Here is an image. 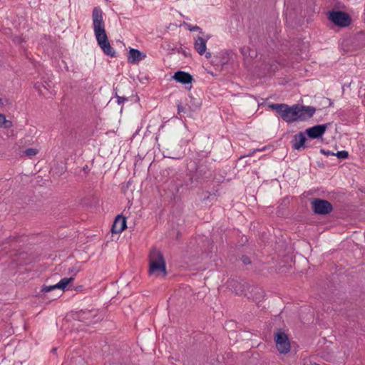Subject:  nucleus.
I'll list each match as a JSON object with an SVG mask.
<instances>
[{"mask_svg":"<svg viewBox=\"0 0 365 365\" xmlns=\"http://www.w3.org/2000/svg\"><path fill=\"white\" fill-rule=\"evenodd\" d=\"M93 27L98 45L105 54L113 57L115 50L111 47L105 30L103 11L99 7H95L92 12Z\"/></svg>","mask_w":365,"mask_h":365,"instance_id":"nucleus-1","label":"nucleus"},{"mask_svg":"<svg viewBox=\"0 0 365 365\" xmlns=\"http://www.w3.org/2000/svg\"><path fill=\"white\" fill-rule=\"evenodd\" d=\"M149 274L165 277L167 275L166 264L161 252L151 250L149 255Z\"/></svg>","mask_w":365,"mask_h":365,"instance_id":"nucleus-2","label":"nucleus"},{"mask_svg":"<svg viewBox=\"0 0 365 365\" xmlns=\"http://www.w3.org/2000/svg\"><path fill=\"white\" fill-rule=\"evenodd\" d=\"M269 107L275 110L285 122L290 123L297 121V104L289 106L284 103H272Z\"/></svg>","mask_w":365,"mask_h":365,"instance_id":"nucleus-3","label":"nucleus"},{"mask_svg":"<svg viewBox=\"0 0 365 365\" xmlns=\"http://www.w3.org/2000/svg\"><path fill=\"white\" fill-rule=\"evenodd\" d=\"M327 17L334 25L339 27H346L351 21L349 15L341 11H329Z\"/></svg>","mask_w":365,"mask_h":365,"instance_id":"nucleus-4","label":"nucleus"},{"mask_svg":"<svg viewBox=\"0 0 365 365\" xmlns=\"http://www.w3.org/2000/svg\"><path fill=\"white\" fill-rule=\"evenodd\" d=\"M277 349L280 354H286L290 351V343L287 335L282 330H278L274 336Z\"/></svg>","mask_w":365,"mask_h":365,"instance_id":"nucleus-5","label":"nucleus"},{"mask_svg":"<svg viewBox=\"0 0 365 365\" xmlns=\"http://www.w3.org/2000/svg\"><path fill=\"white\" fill-rule=\"evenodd\" d=\"M312 207L314 213L318 215H327L329 213L333 208L329 201L317 198L313 200Z\"/></svg>","mask_w":365,"mask_h":365,"instance_id":"nucleus-6","label":"nucleus"},{"mask_svg":"<svg viewBox=\"0 0 365 365\" xmlns=\"http://www.w3.org/2000/svg\"><path fill=\"white\" fill-rule=\"evenodd\" d=\"M316 112L313 106H300L297 104V121H304L312 118Z\"/></svg>","mask_w":365,"mask_h":365,"instance_id":"nucleus-7","label":"nucleus"},{"mask_svg":"<svg viewBox=\"0 0 365 365\" xmlns=\"http://www.w3.org/2000/svg\"><path fill=\"white\" fill-rule=\"evenodd\" d=\"M209 38L210 36H207L206 38L202 36H198L195 39L194 42V48L196 50V51L200 56L205 54L207 58H211V53L206 52V45Z\"/></svg>","mask_w":365,"mask_h":365,"instance_id":"nucleus-8","label":"nucleus"},{"mask_svg":"<svg viewBox=\"0 0 365 365\" xmlns=\"http://www.w3.org/2000/svg\"><path fill=\"white\" fill-rule=\"evenodd\" d=\"M329 125V123H326L322 125H314L312 128L307 129V134L311 138H320L325 133Z\"/></svg>","mask_w":365,"mask_h":365,"instance_id":"nucleus-9","label":"nucleus"},{"mask_svg":"<svg viewBox=\"0 0 365 365\" xmlns=\"http://www.w3.org/2000/svg\"><path fill=\"white\" fill-rule=\"evenodd\" d=\"M126 218L119 215H118L113 224L111 231L113 233H120L126 228Z\"/></svg>","mask_w":365,"mask_h":365,"instance_id":"nucleus-10","label":"nucleus"},{"mask_svg":"<svg viewBox=\"0 0 365 365\" xmlns=\"http://www.w3.org/2000/svg\"><path fill=\"white\" fill-rule=\"evenodd\" d=\"M145 57L144 53L135 48H130L128 53V61L133 64L138 63Z\"/></svg>","mask_w":365,"mask_h":365,"instance_id":"nucleus-11","label":"nucleus"},{"mask_svg":"<svg viewBox=\"0 0 365 365\" xmlns=\"http://www.w3.org/2000/svg\"><path fill=\"white\" fill-rule=\"evenodd\" d=\"M306 140L307 138L303 133H299V134L295 135L294 136V139L292 140V148L297 150L306 148Z\"/></svg>","mask_w":365,"mask_h":365,"instance_id":"nucleus-12","label":"nucleus"},{"mask_svg":"<svg viewBox=\"0 0 365 365\" xmlns=\"http://www.w3.org/2000/svg\"><path fill=\"white\" fill-rule=\"evenodd\" d=\"M174 79L181 83L187 84L192 82V76L184 71H178L173 76Z\"/></svg>","mask_w":365,"mask_h":365,"instance_id":"nucleus-13","label":"nucleus"},{"mask_svg":"<svg viewBox=\"0 0 365 365\" xmlns=\"http://www.w3.org/2000/svg\"><path fill=\"white\" fill-rule=\"evenodd\" d=\"M73 280H74L73 277L63 278L60 280L59 282L56 284V287H58V289H61L63 290L68 286V284L70 282H73Z\"/></svg>","mask_w":365,"mask_h":365,"instance_id":"nucleus-14","label":"nucleus"},{"mask_svg":"<svg viewBox=\"0 0 365 365\" xmlns=\"http://www.w3.org/2000/svg\"><path fill=\"white\" fill-rule=\"evenodd\" d=\"M13 126L11 120H6L4 114L0 113V128H10Z\"/></svg>","mask_w":365,"mask_h":365,"instance_id":"nucleus-15","label":"nucleus"},{"mask_svg":"<svg viewBox=\"0 0 365 365\" xmlns=\"http://www.w3.org/2000/svg\"><path fill=\"white\" fill-rule=\"evenodd\" d=\"M24 153L25 155L31 158L32 157L35 156L38 153V150L33 148H27L24 150Z\"/></svg>","mask_w":365,"mask_h":365,"instance_id":"nucleus-16","label":"nucleus"},{"mask_svg":"<svg viewBox=\"0 0 365 365\" xmlns=\"http://www.w3.org/2000/svg\"><path fill=\"white\" fill-rule=\"evenodd\" d=\"M95 315L93 314V313L91 311L88 312H83L81 313V317L86 321V322L90 323L91 322V318L94 317Z\"/></svg>","mask_w":365,"mask_h":365,"instance_id":"nucleus-17","label":"nucleus"},{"mask_svg":"<svg viewBox=\"0 0 365 365\" xmlns=\"http://www.w3.org/2000/svg\"><path fill=\"white\" fill-rule=\"evenodd\" d=\"M335 155L340 159H346L349 156V153L346 150H341L338 151L336 153H335Z\"/></svg>","mask_w":365,"mask_h":365,"instance_id":"nucleus-18","label":"nucleus"},{"mask_svg":"<svg viewBox=\"0 0 365 365\" xmlns=\"http://www.w3.org/2000/svg\"><path fill=\"white\" fill-rule=\"evenodd\" d=\"M58 289V287H56V284H54V285H51V286H43V287H42L41 291H42L43 292L46 293V292H48L53 291V290H54V289Z\"/></svg>","mask_w":365,"mask_h":365,"instance_id":"nucleus-19","label":"nucleus"},{"mask_svg":"<svg viewBox=\"0 0 365 365\" xmlns=\"http://www.w3.org/2000/svg\"><path fill=\"white\" fill-rule=\"evenodd\" d=\"M187 27H188V30L190 31H200V34H203L202 29L197 26L187 25Z\"/></svg>","mask_w":365,"mask_h":365,"instance_id":"nucleus-20","label":"nucleus"},{"mask_svg":"<svg viewBox=\"0 0 365 365\" xmlns=\"http://www.w3.org/2000/svg\"><path fill=\"white\" fill-rule=\"evenodd\" d=\"M188 112V110L183 107L180 104H178V113L180 114L181 113H187Z\"/></svg>","mask_w":365,"mask_h":365,"instance_id":"nucleus-21","label":"nucleus"},{"mask_svg":"<svg viewBox=\"0 0 365 365\" xmlns=\"http://www.w3.org/2000/svg\"><path fill=\"white\" fill-rule=\"evenodd\" d=\"M13 41L16 43L21 44L22 42H24L25 40L21 36H15L13 38Z\"/></svg>","mask_w":365,"mask_h":365,"instance_id":"nucleus-22","label":"nucleus"},{"mask_svg":"<svg viewBox=\"0 0 365 365\" xmlns=\"http://www.w3.org/2000/svg\"><path fill=\"white\" fill-rule=\"evenodd\" d=\"M242 262L245 265L250 264L251 263V261L249 257L243 256L242 258Z\"/></svg>","mask_w":365,"mask_h":365,"instance_id":"nucleus-23","label":"nucleus"},{"mask_svg":"<svg viewBox=\"0 0 365 365\" xmlns=\"http://www.w3.org/2000/svg\"><path fill=\"white\" fill-rule=\"evenodd\" d=\"M322 153H323L325 155H335V153L331 151H326L324 149H322L320 150Z\"/></svg>","mask_w":365,"mask_h":365,"instance_id":"nucleus-24","label":"nucleus"},{"mask_svg":"<svg viewBox=\"0 0 365 365\" xmlns=\"http://www.w3.org/2000/svg\"><path fill=\"white\" fill-rule=\"evenodd\" d=\"M125 101H126V98L124 97H120V96L117 97V102L118 104H120L121 103L124 102Z\"/></svg>","mask_w":365,"mask_h":365,"instance_id":"nucleus-25","label":"nucleus"},{"mask_svg":"<svg viewBox=\"0 0 365 365\" xmlns=\"http://www.w3.org/2000/svg\"><path fill=\"white\" fill-rule=\"evenodd\" d=\"M56 351V348H53V349H52V351H53V352H54V351Z\"/></svg>","mask_w":365,"mask_h":365,"instance_id":"nucleus-26","label":"nucleus"},{"mask_svg":"<svg viewBox=\"0 0 365 365\" xmlns=\"http://www.w3.org/2000/svg\"><path fill=\"white\" fill-rule=\"evenodd\" d=\"M311 365H319V364H318L314 363V364H312Z\"/></svg>","mask_w":365,"mask_h":365,"instance_id":"nucleus-27","label":"nucleus"},{"mask_svg":"<svg viewBox=\"0 0 365 365\" xmlns=\"http://www.w3.org/2000/svg\"><path fill=\"white\" fill-rule=\"evenodd\" d=\"M1 103V99L0 98V103Z\"/></svg>","mask_w":365,"mask_h":365,"instance_id":"nucleus-28","label":"nucleus"}]
</instances>
